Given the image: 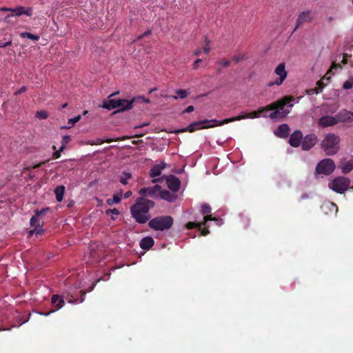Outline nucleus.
<instances>
[{
	"mask_svg": "<svg viewBox=\"0 0 353 353\" xmlns=\"http://www.w3.org/2000/svg\"><path fill=\"white\" fill-rule=\"evenodd\" d=\"M294 100V99L292 97L285 96L280 100L267 105L265 108H261L259 111H254L250 114L237 116L236 117H242L239 120L247 118H257L259 117V114L265 111L274 110L270 114L269 117L272 120L283 119L290 113V110L284 109V107H293L292 102Z\"/></svg>",
	"mask_w": 353,
	"mask_h": 353,
	"instance_id": "obj_1",
	"label": "nucleus"
},
{
	"mask_svg": "<svg viewBox=\"0 0 353 353\" xmlns=\"http://www.w3.org/2000/svg\"><path fill=\"white\" fill-rule=\"evenodd\" d=\"M155 203L153 201L145 198L139 197L134 205L130 207L132 217L140 224L145 223L150 219L149 214L150 209L153 208Z\"/></svg>",
	"mask_w": 353,
	"mask_h": 353,
	"instance_id": "obj_2",
	"label": "nucleus"
},
{
	"mask_svg": "<svg viewBox=\"0 0 353 353\" xmlns=\"http://www.w3.org/2000/svg\"><path fill=\"white\" fill-rule=\"evenodd\" d=\"M241 117H232L230 119H225L221 121H218L216 119H204L199 121H195L190 123L188 127L179 130H176L174 131L175 134H179L181 132H185L186 131H189L190 132H194L196 129H205L209 128H212L214 126L222 125L223 124L228 123L230 122L239 121Z\"/></svg>",
	"mask_w": 353,
	"mask_h": 353,
	"instance_id": "obj_3",
	"label": "nucleus"
},
{
	"mask_svg": "<svg viewBox=\"0 0 353 353\" xmlns=\"http://www.w3.org/2000/svg\"><path fill=\"white\" fill-rule=\"evenodd\" d=\"M135 101L136 99H132L131 100L108 99L103 101V105L101 107L109 110L119 108L118 110L113 112V114H117V112L132 109L133 107V103H135Z\"/></svg>",
	"mask_w": 353,
	"mask_h": 353,
	"instance_id": "obj_4",
	"label": "nucleus"
},
{
	"mask_svg": "<svg viewBox=\"0 0 353 353\" xmlns=\"http://www.w3.org/2000/svg\"><path fill=\"white\" fill-rule=\"evenodd\" d=\"M174 219L171 216H159L149 221V227L155 231H164L172 228Z\"/></svg>",
	"mask_w": 353,
	"mask_h": 353,
	"instance_id": "obj_5",
	"label": "nucleus"
},
{
	"mask_svg": "<svg viewBox=\"0 0 353 353\" xmlns=\"http://www.w3.org/2000/svg\"><path fill=\"white\" fill-rule=\"evenodd\" d=\"M339 138L334 134H328L321 143V148L327 155H333L339 150Z\"/></svg>",
	"mask_w": 353,
	"mask_h": 353,
	"instance_id": "obj_6",
	"label": "nucleus"
},
{
	"mask_svg": "<svg viewBox=\"0 0 353 353\" xmlns=\"http://www.w3.org/2000/svg\"><path fill=\"white\" fill-rule=\"evenodd\" d=\"M336 168V165L332 159H323L320 161L315 168L316 174L328 176L331 174Z\"/></svg>",
	"mask_w": 353,
	"mask_h": 353,
	"instance_id": "obj_7",
	"label": "nucleus"
},
{
	"mask_svg": "<svg viewBox=\"0 0 353 353\" xmlns=\"http://www.w3.org/2000/svg\"><path fill=\"white\" fill-rule=\"evenodd\" d=\"M350 181L349 178H334L329 183V188L336 193L343 194L350 188Z\"/></svg>",
	"mask_w": 353,
	"mask_h": 353,
	"instance_id": "obj_8",
	"label": "nucleus"
},
{
	"mask_svg": "<svg viewBox=\"0 0 353 353\" xmlns=\"http://www.w3.org/2000/svg\"><path fill=\"white\" fill-rule=\"evenodd\" d=\"M161 186L159 185H155L153 187L143 188L140 189L139 194L141 197L145 198L151 197L152 199L157 198L159 194Z\"/></svg>",
	"mask_w": 353,
	"mask_h": 353,
	"instance_id": "obj_9",
	"label": "nucleus"
},
{
	"mask_svg": "<svg viewBox=\"0 0 353 353\" xmlns=\"http://www.w3.org/2000/svg\"><path fill=\"white\" fill-rule=\"evenodd\" d=\"M40 219L41 218L37 214H34V215L30 219V224L31 227L34 228V230L30 231V235H32L34 233L37 235L43 234V230L42 229V227L43 225V222H41Z\"/></svg>",
	"mask_w": 353,
	"mask_h": 353,
	"instance_id": "obj_10",
	"label": "nucleus"
},
{
	"mask_svg": "<svg viewBox=\"0 0 353 353\" xmlns=\"http://www.w3.org/2000/svg\"><path fill=\"white\" fill-rule=\"evenodd\" d=\"M313 17V14L310 10L301 12L298 17V19L296 20V24L294 29L292 31V33L294 32L303 23L310 22L312 20Z\"/></svg>",
	"mask_w": 353,
	"mask_h": 353,
	"instance_id": "obj_11",
	"label": "nucleus"
},
{
	"mask_svg": "<svg viewBox=\"0 0 353 353\" xmlns=\"http://www.w3.org/2000/svg\"><path fill=\"white\" fill-rule=\"evenodd\" d=\"M317 142V137L314 134H310L304 137L302 140L301 147L303 150H310Z\"/></svg>",
	"mask_w": 353,
	"mask_h": 353,
	"instance_id": "obj_12",
	"label": "nucleus"
},
{
	"mask_svg": "<svg viewBox=\"0 0 353 353\" xmlns=\"http://www.w3.org/2000/svg\"><path fill=\"white\" fill-rule=\"evenodd\" d=\"M274 73L279 77L276 80V85H280L283 83L284 80L286 79L288 73L285 70V63H280L274 70Z\"/></svg>",
	"mask_w": 353,
	"mask_h": 353,
	"instance_id": "obj_13",
	"label": "nucleus"
},
{
	"mask_svg": "<svg viewBox=\"0 0 353 353\" xmlns=\"http://www.w3.org/2000/svg\"><path fill=\"white\" fill-rule=\"evenodd\" d=\"M337 119L335 117H332L329 115L321 117L318 121V125L323 127L327 128L330 126H334L336 125Z\"/></svg>",
	"mask_w": 353,
	"mask_h": 353,
	"instance_id": "obj_14",
	"label": "nucleus"
},
{
	"mask_svg": "<svg viewBox=\"0 0 353 353\" xmlns=\"http://www.w3.org/2000/svg\"><path fill=\"white\" fill-rule=\"evenodd\" d=\"M321 210L327 215H336L338 212V206L333 202L327 201L323 203Z\"/></svg>",
	"mask_w": 353,
	"mask_h": 353,
	"instance_id": "obj_15",
	"label": "nucleus"
},
{
	"mask_svg": "<svg viewBox=\"0 0 353 353\" xmlns=\"http://www.w3.org/2000/svg\"><path fill=\"white\" fill-rule=\"evenodd\" d=\"M51 303L52 305L55 307V311L59 310L61 309L65 304V299L63 298V296H60L58 294H54L52 295L51 298ZM54 310H52L49 312L43 314L45 316L49 315L50 313L54 312Z\"/></svg>",
	"mask_w": 353,
	"mask_h": 353,
	"instance_id": "obj_16",
	"label": "nucleus"
},
{
	"mask_svg": "<svg viewBox=\"0 0 353 353\" xmlns=\"http://www.w3.org/2000/svg\"><path fill=\"white\" fill-rule=\"evenodd\" d=\"M337 123L339 122H352L353 121V112L346 110H341L336 115Z\"/></svg>",
	"mask_w": 353,
	"mask_h": 353,
	"instance_id": "obj_17",
	"label": "nucleus"
},
{
	"mask_svg": "<svg viewBox=\"0 0 353 353\" xmlns=\"http://www.w3.org/2000/svg\"><path fill=\"white\" fill-rule=\"evenodd\" d=\"M302 132L299 130H296L291 134L289 140V143L292 147H298L300 145L301 143H302Z\"/></svg>",
	"mask_w": 353,
	"mask_h": 353,
	"instance_id": "obj_18",
	"label": "nucleus"
},
{
	"mask_svg": "<svg viewBox=\"0 0 353 353\" xmlns=\"http://www.w3.org/2000/svg\"><path fill=\"white\" fill-rule=\"evenodd\" d=\"M166 168H170V165L165 162H161L152 168L150 176H159L161 174L162 170Z\"/></svg>",
	"mask_w": 353,
	"mask_h": 353,
	"instance_id": "obj_19",
	"label": "nucleus"
},
{
	"mask_svg": "<svg viewBox=\"0 0 353 353\" xmlns=\"http://www.w3.org/2000/svg\"><path fill=\"white\" fill-rule=\"evenodd\" d=\"M168 188L173 192H176L181 185L179 178H165Z\"/></svg>",
	"mask_w": 353,
	"mask_h": 353,
	"instance_id": "obj_20",
	"label": "nucleus"
},
{
	"mask_svg": "<svg viewBox=\"0 0 353 353\" xmlns=\"http://www.w3.org/2000/svg\"><path fill=\"white\" fill-rule=\"evenodd\" d=\"M213 220L212 216H204L203 217V222L202 223H197V222H192L190 221L186 223L185 227L188 230H191L193 228H197L198 230H201V227L203 225H205L208 221Z\"/></svg>",
	"mask_w": 353,
	"mask_h": 353,
	"instance_id": "obj_21",
	"label": "nucleus"
},
{
	"mask_svg": "<svg viewBox=\"0 0 353 353\" xmlns=\"http://www.w3.org/2000/svg\"><path fill=\"white\" fill-rule=\"evenodd\" d=\"M11 12L18 17L22 14H25L28 17L32 15V9L31 8H25L23 6H18L15 8H11Z\"/></svg>",
	"mask_w": 353,
	"mask_h": 353,
	"instance_id": "obj_22",
	"label": "nucleus"
},
{
	"mask_svg": "<svg viewBox=\"0 0 353 353\" xmlns=\"http://www.w3.org/2000/svg\"><path fill=\"white\" fill-rule=\"evenodd\" d=\"M290 132V127L288 124L283 123L280 125L275 132V134L277 137L285 138L288 136Z\"/></svg>",
	"mask_w": 353,
	"mask_h": 353,
	"instance_id": "obj_23",
	"label": "nucleus"
},
{
	"mask_svg": "<svg viewBox=\"0 0 353 353\" xmlns=\"http://www.w3.org/2000/svg\"><path fill=\"white\" fill-rule=\"evenodd\" d=\"M154 239L151 236H146L141 240L139 245L143 250H148L154 245Z\"/></svg>",
	"mask_w": 353,
	"mask_h": 353,
	"instance_id": "obj_24",
	"label": "nucleus"
},
{
	"mask_svg": "<svg viewBox=\"0 0 353 353\" xmlns=\"http://www.w3.org/2000/svg\"><path fill=\"white\" fill-rule=\"evenodd\" d=\"M159 196L161 199L168 202H173L176 198V196L174 194L170 193L168 190H163L161 188L160 189Z\"/></svg>",
	"mask_w": 353,
	"mask_h": 353,
	"instance_id": "obj_25",
	"label": "nucleus"
},
{
	"mask_svg": "<svg viewBox=\"0 0 353 353\" xmlns=\"http://www.w3.org/2000/svg\"><path fill=\"white\" fill-rule=\"evenodd\" d=\"M338 167L341 169L343 174H347L353 170V159L347 162H341Z\"/></svg>",
	"mask_w": 353,
	"mask_h": 353,
	"instance_id": "obj_26",
	"label": "nucleus"
},
{
	"mask_svg": "<svg viewBox=\"0 0 353 353\" xmlns=\"http://www.w3.org/2000/svg\"><path fill=\"white\" fill-rule=\"evenodd\" d=\"M64 193H65V186L64 185H59L55 188L54 194L56 196V199L58 202H61L63 200Z\"/></svg>",
	"mask_w": 353,
	"mask_h": 353,
	"instance_id": "obj_27",
	"label": "nucleus"
},
{
	"mask_svg": "<svg viewBox=\"0 0 353 353\" xmlns=\"http://www.w3.org/2000/svg\"><path fill=\"white\" fill-rule=\"evenodd\" d=\"M70 137L69 135H65L63 137L62 141H61V146L59 148V150L54 154H57V156H56L57 158L59 157V153L62 152L65 149L66 145L70 142Z\"/></svg>",
	"mask_w": 353,
	"mask_h": 353,
	"instance_id": "obj_28",
	"label": "nucleus"
},
{
	"mask_svg": "<svg viewBox=\"0 0 353 353\" xmlns=\"http://www.w3.org/2000/svg\"><path fill=\"white\" fill-rule=\"evenodd\" d=\"M81 293V300L79 301L78 299H72V296L70 297L67 296L65 299L70 303H82L84 301V297L85 296V292L84 291H80Z\"/></svg>",
	"mask_w": 353,
	"mask_h": 353,
	"instance_id": "obj_29",
	"label": "nucleus"
},
{
	"mask_svg": "<svg viewBox=\"0 0 353 353\" xmlns=\"http://www.w3.org/2000/svg\"><path fill=\"white\" fill-rule=\"evenodd\" d=\"M20 37L21 38H28L31 40H33V41H38L40 38V37L39 35H37V34H33L30 32H21L20 34Z\"/></svg>",
	"mask_w": 353,
	"mask_h": 353,
	"instance_id": "obj_30",
	"label": "nucleus"
},
{
	"mask_svg": "<svg viewBox=\"0 0 353 353\" xmlns=\"http://www.w3.org/2000/svg\"><path fill=\"white\" fill-rule=\"evenodd\" d=\"M176 96H172V98L174 100L180 99H185L188 96V92L185 90H178L176 91Z\"/></svg>",
	"mask_w": 353,
	"mask_h": 353,
	"instance_id": "obj_31",
	"label": "nucleus"
},
{
	"mask_svg": "<svg viewBox=\"0 0 353 353\" xmlns=\"http://www.w3.org/2000/svg\"><path fill=\"white\" fill-rule=\"evenodd\" d=\"M81 115H78L74 118L68 119V123L70 125L62 127V128H63V129L70 128L72 125H74L76 123H77L81 119Z\"/></svg>",
	"mask_w": 353,
	"mask_h": 353,
	"instance_id": "obj_32",
	"label": "nucleus"
},
{
	"mask_svg": "<svg viewBox=\"0 0 353 353\" xmlns=\"http://www.w3.org/2000/svg\"><path fill=\"white\" fill-rule=\"evenodd\" d=\"M201 212L205 216H210L209 214L211 212V208L208 204L204 203L201 205Z\"/></svg>",
	"mask_w": 353,
	"mask_h": 353,
	"instance_id": "obj_33",
	"label": "nucleus"
},
{
	"mask_svg": "<svg viewBox=\"0 0 353 353\" xmlns=\"http://www.w3.org/2000/svg\"><path fill=\"white\" fill-rule=\"evenodd\" d=\"M50 210V208L49 207L44 208L41 209V210H36L34 211V214H37L39 215L41 218H42L43 216L46 215V214Z\"/></svg>",
	"mask_w": 353,
	"mask_h": 353,
	"instance_id": "obj_34",
	"label": "nucleus"
},
{
	"mask_svg": "<svg viewBox=\"0 0 353 353\" xmlns=\"http://www.w3.org/2000/svg\"><path fill=\"white\" fill-rule=\"evenodd\" d=\"M339 67L341 68V65L339 64H336V63L333 62L332 63L330 69L327 71V72L325 75V77H327V79H330V75L334 74V73H332V70L333 69H336Z\"/></svg>",
	"mask_w": 353,
	"mask_h": 353,
	"instance_id": "obj_35",
	"label": "nucleus"
},
{
	"mask_svg": "<svg viewBox=\"0 0 353 353\" xmlns=\"http://www.w3.org/2000/svg\"><path fill=\"white\" fill-rule=\"evenodd\" d=\"M36 117L40 119H45L48 117V113L45 110L38 111Z\"/></svg>",
	"mask_w": 353,
	"mask_h": 353,
	"instance_id": "obj_36",
	"label": "nucleus"
},
{
	"mask_svg": "<svg viewBox=\"0 0 353 353\" xmlns=\"http://www.w3.org/2000/svg\"><path fill=\"white\" fill-rule=\"evenodd\" d=\"M353 86V79H349L343 83V88L345 90H349Z\"/></svg>",
	"mask_w": 353,
	"mask_h": 353,
	"instance_id": "obj_37",
	"label": "nucleus"
},
{
	"mask_svg": "<svg viewBox=\"0 0 353 353\" xmlns=\"http://www.w3.org/2000/svg\"><path fill=\"white\" fill-rule=\"evenodd\" d=\"M133 99H136V101L135 102L141 101V102H144L145 103H149L150 102V99H148L147 98H145L143 96H139V97H134Z\"/></svg>",
	"mask_w": 353,
	"mask_h": 353,
	"instance_id": "obj_38",
	"label": "nucleus"
},
{
	"mask_svg": "<svg viewBox=\"0 0 353 353\" xmlns=\"http://www.w3.org/2000/svg\"><path fill=\"white\" fill-rule=\"evenodd\" d=\"M121 195H122L121 192H120L119 194H114L113 195L112 201H114V203H119L121 201Z\"/></svg>",
	"mask_w": 353,
	"mask_h": 353,
	"instance_id": "obj_39",
	"label": "nucleus"
},
{
	"mask_svg": "<svg viewBox=\"0 0 353 353\" xmlns=\"http://www.w3.org/2000/svg\"><path fill=\"white\" fill-rule=\"evenodd\" d=\"M317 84L319 85V88H315L313 90L316 94H319L320 92H321L323 87V83L321 81H319Z\"/></svg>",
	"mask_w": 353,
	"mask_h": 353,
	"instance_id": "obj_40",
	"label": "nucleus"
},
{
	"mask_svg": "<svg viewBox=\"0 0 353 353\" xmlns=\"http://www.w3.org/2000/svg\"><path fill=\"white\" fill-rule=\"evenodd\" d=\"M12 39H10L8 40V41H7L6 43H0V48H5V47H7V46H10L12 45Z\"/></svg>",
	"mask_w": 353,
	"mask_h": 353,
	"instance_id": "obj_41",
	"label": "nucleus"
},
{
	"mask_svg": "<svg viewBox=\"0 0 353 353\" xmlns=\"http://www.w3.org/2000/svg\"><path fill=\"white\" fill-rule=\"evenodd\" d=\"M199 230L201 231V235H202V236H206L207 234H208L210 233L209 230L206 228H201V230Z\"/></svg>",
	"mask_w": 353,
	"mask_h": 353,
	"instance_id": "obj_42",
	"label": "nucleus"
},
{
	"mask_svg": "<svg viewBox=\"0 0 353 353\" xmlns=\"http://www.w3.org/2000/svg\"><path fill=\"white\" fill-rule=\"evenodd\" d=\"M194 110V108L193 105H189L183 111V113H190V112H193Z\"/></svg>",
	"mask_w": 353,
	"mask_h": 353,
	"instance_id": "obj_43",
	"label": "nucleus"
},
{
	"mask_svg": "<svg viewBox=\"0 0 353 353\" xmlns=\"http://www.w3.org/2000/svg\"><path fill=\"white\" fill-rule=\"evenodd\" d=\"M27 90V88L26 86H22L19 90L14 92L15 95L20 94L24 92H26Z\"/></svg>",
	"mask_w": 353,
	"mask_h": 353,
	"instance_id": "obj_44",
	"label": "nucleus"
},
{
	"mask_svg": "<svg viewBox=\"0 0 353 353\" xmlns=\"http://www.w3.org/2000/svg\"><path fill=\"white\" fill-rule=\"evenodd\" d=\"M112 213V214H119V212L117 209L116 208H113V209H110L109 210L107 211V213Z\"/></svg>",
	"mask_w": 353,
	"mask_h": 353,
	"instance_id": "obj_45",
	"label": "nucleus"
},
{
	"mask_svg": "<svg viewBox=\"0 0 353 353\" xmlns=\"http://www.w3.org/2000/svg\"><path fill=\"white\" fill-rule=\"evenodd\" d=\"M150 123L149 122H145V123H143L142 124L139 125H137L134 127L135 129L137 128H143L145 126H148L149 125Z\"/></svg>",
	"mask_w": 353,
	"mask_h": 353,
	"instance_id": "obj_46",
	"label": "nucleus"
},
{
	"mask_svg": "<svg viewBox=\"0 0 353 353\" xmlns=\"http://www.w3.org/2000/svg\"><path fill=\"white\" fill-rule=\"evenodd\" d=\"M202 62V59H197L195 62H194V69H196L197 68V65L199 63H201Z\"/></svg>",
	"mask_w": 353,
	"mask_h": 353,
	"instance_id": "obj_47",
	"label": "nucleus"
},
{
	"mask_svg": "<svg viewBox=\"0 0 353 353\" xmlns=\"http://www.w3.org/2000/svg\"><path fill=\"white\" fill-rule=\"evenodd\" d=\"M131 195H132V192L131 191H127L124 194V198L125 199H128V198L130 197Z\"/></svg>",
	"mask_w": 353,
	"mask_h": 353,
	"instance_id": "obj_48",
	"label": "nucleus"
},
{
	"mask_svg": "<svg viewBox=\"0 0 353 353\" xmlns=\"http://www.w3.org/2000/svg\"><path fill=\"white\" fill-rule=\"evenodd\" d=\"M163 179V178H160V177L154 178L152 181V183H156L161 182Z\"/></svg>",
	"mask_w": 353,
	"mask_h": 353,
	"instance_id": "obj_49",
	"label": "nucleus"
},
{
	"mask_svg": "<svg viewBox=\"0 0 353 353\" xmlns=\"http://www.w3.org/2000/svg\"><path fill=\"white\" fill-rule=\"evenodd\" d=\"M128 179H129V178H121L120 181H121V183L122 184H123V185H126V184L128 183Z\"/></svg>",
	"mask_w": 353,
	"mask_h": 353,
	"instance_id": "obj_50",
	"label": "nucleus"
},
{
	"mask_svg": "<svg viewBox=\"0 0 353 353\" xmlns=\"http://www.w3.org/2000/svg\"><path fill=\"white\" fill-rule=\"evenodd\" d=\"M348 57V55L347 54H343V60H342V63L343 64H346L347 63V57Z\"/></svg>",
	"mask_w": 353,
	"mask_h": 353,
	"instance_id": "obj_51",
	"label": "nucleus"
},
{
	"mask_svg": "<svg viewBox=\"0 0 353 353\" xmlns=\"http://www.w3.org/2000/svg\"><path fill=\"white\" fill-rule=\"evenodd\" d=\"M203 52L205 54H208L210 52V47H209V46H206L205 47L203 48Z\"/></svg>",
	"mask_w": 353,
	"mask_h": 353,
	"instance_id": "obj_52",
	"label": "nucleus"
},
{
	"mask_svg": "<svg viewBox=\"0 0 353 353\" xmlns=\"http://www.w3.org/2000/svg\"><path fill=\"white\" fill-rule=\"evenodd\" d=\"M0 10L1 11H4V12H6V11H10L11 12V8H6V7H2V8H0Z\"/></svg>",
	"mask_w": 353,
	"mask_h": 353,
	"instance_id": "obj_53",
	"label": "nucleus"
},
{
	"mask_svg": "<svg viewBox=\"0 0 353 353\" xmlns=\"http://www.w3.org/2000/svg\"><path fill=\"white\" fill-rule=\"evenodd\" d=\"M230 61H224V62H223V63H222V65H223V66H224V67H228V66H229V65H230Z\"/></svg>",
	"mask_w": 353,
	"mask_h": 353,
	"instance_id": "obj_54",
	"label": "nucleus"
},
{
	"mask_svg": "<svg viewBox=\"0 0 353 353\" xmlns=\"http://www.w3.org/2000/svg\"><path fill=\"white\" fill-rule=\"evenodd\" d=\"M183 171V169L180 168V169H178L176 171H175V173L178 174H182Z\"/></svg>",
	"mask_w": 353,
	"mask_h": 353,
	"instance_id": "obj_55",
	"label": "nucleus"
},
{
	"mask_svg": "<svg viewBox=\"0 0 353 353\" xmlns=\"http://www.w3.org/2000/svg\"><path fill=\"white\" fill-rule=\"evenodd\" d=\"M107 203H108V205H112L113 203H114V201H112V199H108V201H107Z\"/></svg>",
	"mask_w": 353,
	"mask_h": 353,
	"instance_id": "obj_56",
	"label": "nucleus"
},
{
	"mask_svg": "<svg viewBox=\"0 0 353 353\" xmlns=\"http://www.w3.org/2000/svg\"><path fill=\"white\" fill-rule=\"evenodd\" d=\"M276 85V81H270V82H269L268 85L269 87H272V86H273V85Z\"/></svg>",
	"mask_w": 353,
	"mask_h": 353,
	"instance_id": "obj_57",
	"label": "nucleus"
},
{
	"mask_svg": "<svg viewBox=\"0 0 353 353\" xmlns=\"http://www.w3.org/2000/svg\"><path fill=\"white\" fill-rule=\"evenodd\" d=\"M241 58L239 57H233V60L235 61V62H239L240 61Z\"/></svg>",
	"mask_w": 353,
	"mask_h": 353,
	"instance_id": "obj_58",
	"label": "nucleus"
},
{
	"mask_svg": "<svg viewBox=\"0 0 353 353\" xmlns=\"http://www.w3.org/2000/svg\"><path fill=\"white\" fill-rule=\"evenodd\" d=\"M201 52V49H197V50L194 52V54H195V55H196V56H198V55H199V54H200Z\"/></svg>",
	"mask_w": 353,
	"mask_h": 353,
	"instance_id": "obj_59",
	"label": "nucleus"
},
{
	"mask_svg": "<svg viewBox=\"0 0 353 353\" xmlns=\"http://www.w3.org/2000/svg\"><path fill=\"white\" fill-rule=\"evenodd\" d=\"M117 94H119V92H114L112 94H111L108 99H112V97L115 96V95H117Z\"/></svg>",
	"mask_w": 353,
	"mask_h": 353,
	"instance_id": "obj_60",
	"label": "nucleus"
},
{
	"mask_svg": "<svg viewBox=\"0 0 353 353\" xmlns=\"http://www.w3.org/2000/svg\"><path fill=\"white\" fill-rule=\"evenodd\" d=\"M43 163H41V164H37L35 165H34L33 167L31 168L32 170H34L39 167H40Z\"/></svg>",
	"mask_w": 353,
	"mask_h": 353,
	"instance_id": "obj_61",
	"label": "nucleus"
},
{
	"mask_svg": "<svg viewBox=\"0 0 353 353\" xmlns=\"http://www.w3.org/2000/svg\"><path fill=\"white\" fill-rule=\"evenodd\" d=\"M150 33V30H148L146 32H145L143 34H142V37H145V36H147L148 34H149Z\"/></svg>",
	"mask_w": 353,
	"mask_h": 353,
	"instance_id": "obj_62",
	"label": "nucleus"
},
{
	"mask_svg": "<svg viewBox=\"0 0 353 353\" xmlns=\"http://www.w3.org/2000/svg\"><path fill=\"white\" fill-rule=\"evenodd\" d=\"M205 43H206V46H209V44H210V41L208 40V39L207 37H205Z\"/></svg>",
	"mask_w": 353,
	"mask_h": 353,
	"instance_id": "obj_63",
	"label": "nucleus"
},
{
	"mask_svg": "<svg viewBox=\"0 0 353 353\" xmlns=\"http://www.w3.org/2000/svg\"><path fill=\"white\" fill-rule=\"evenodd\" d=\"M123 174H125V176H128V177L131 176V174L130 173L123 172Z\"/></svg>",
	"mask_w": 353,
	"mask_h": 353,
	"instance_id": "obj_64",
	"label": "nucleus"
}]
</instances>
